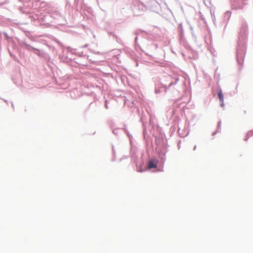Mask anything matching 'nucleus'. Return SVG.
Returning <instances> with one entry per match:
<instances>
[{"label":"nucleus","instance_id":"nucleus-1","mask_svg":"<svg viewBox=\"0 0 253 253\" xmlns=\"http://www.w3.org/2000/svg\"><path fill=\"white\" fill-rule=\"evenodd\" d=\"M157 167V162L155 160H150L148 164V167L149 169L156 168Z\"/></svg>","mask_w":253,"mask_h":253},{"label":"nucleus","instance_id":"nucleus-2","mask_svg":"<svg viewBox=\"0 0 253 253\" xmlns=\"http://www.w3.org/2000/svg\"><path fill=\"white\" fill-rule=\"evenodd\" d=\"M218 96L220 100V101L221 102V105L222 106H223V95L222 93V91L220 90L218 93Z\"/></svg>","mask_w":253,"mask_h":253},{"label":"nucleus","instance_id":"nucleus-3","mask_svg":"<svg viewBox=\"0 0 253 253\" xmlns=\"http://www.w3.org/2000/svg\"><path fill=\"white\" fill-rule=\"evenodd\" d=\"M160 92V91L159 90H156V93H159Z\"/></svg>","mask_w":253,"mask_h":253}]
</instances>
